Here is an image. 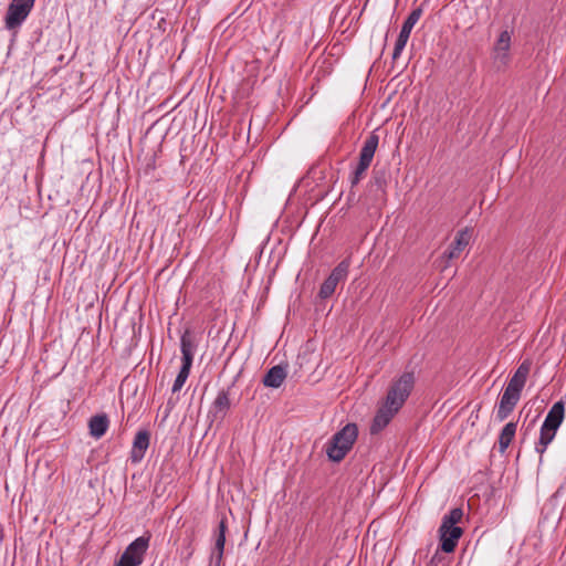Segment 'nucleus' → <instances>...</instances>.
I'll return each instance as SVG.
<instances>
[{
  "mask_svg": "<svg viewBox=\"0 0 566 566\" xmlns=\"http://www.w3.org/2000/svg\"><path fill=\"white\" fill-rule=\"evenodd\" d=\"M521 394L517 391H512L510 388H505L497 407L496 418L500 421L505 420L510 413L514 410L516 403L518 402Z\"/></svg>",
  "mask_w": 566,
  "mask_h": 566,
  "instance_id": "10",
  "label": "nucleus"
},
{
  "mask_svg": "<svg viewBox=\"0 0 566 566\" xmlns=\"http://www.w3.org/2000/svg\"><path fill=\"white\" fill-rule=\"evenodd\" d=\"M358 429L355 423H347L336 432L327 444L328 460H343L357 439Z\"/></svg>",
  "mask_w": 566,
  "mask_h": 566,
  "instance_id": "2",
  "label": "nucleus"
},
{
  "mask_svg": "<svg viewBox=\"0 0 566 566\" xmlns=\"http://www.w3.org/2000/svg\"><path fill=\"white\" fill-rule=\"evenodd\" d=\"M286 369L280 365L273 366L263 377V385L270 388H279L286 378Z\"/></svg>",
  "mask_w": 566,
  "mask_h": 566,
  "instance_id": "18",
  "label": "nucleus"
},
{
  "mask_svg": "<svg viewBox=\"0 0 566 566\" xmlns=\"http://www.w3.org/2000/svg\"><path fill=\"white\" fill-rule=\"evenodd\" d=\"M565 415V405L562 400L555 402L548 411L539 432V441L536 446V451L543 453L554 439L556 431L563 422Z\"/></svg>",
  "mask_w": 566,
  "mask_h": 566,
  "instance_id": "3",
  "label": "nucleus"
},
{
  "mask_svg": "<svg viewBox=\"0 0 566 566\" xmlns=\"http://www.w3.org/2000/svg\"><path fill=\"white\" fill-rule=\"evenodd\" d=\"M397 412L398 410H392L391 406L384 402L373 420L370 432L375 434L381 431Z\"/></svg>",
  "mask_w": 566,
  "mask_h": 566,
  "instance_id": "14",
  "label": "nucleus"
},
{
  "mask_svg": "<svg viewBox=\"0 0 566 566\" xmlns=\"http://www.w3.org/2000/svg\"><path fill=\"white\" fill-rule=\"evenodd\" d=\"M373 184L380 190H384L386 185V172L384 170H374Z\"/></svg>",
  "mask_w": 566,
  "mask_h": 566,
  "instance_id": "23",
  "label": "nucleus"
},
{
  "mask_svg": "<svg viewBox=\"0 0 566 566\" xmlns=\"http://www.w3.org/2000/svg\"><path fill=\"white\" fill-rule=\"evenodd\" d=\"M463 512L455 507L444 515L439 528L441 549L444 553H452L462 535V528L457 524L462 520Z\"/></svg>",
  "mask_w": 566,
  "mask_h": 566,
  "instance_id": "1",
  "label": "nucleus"
},
{
  "mask_svg": "<svg viewBox=\"0 0 566 566\" xmlns=\"http://www.w3.org/2000/svg\"><path fill=\"white\" fill-rule=\"evenodd\" d=\"M471 237L472 232L469 228L460 230L457 233L453 243L443 253V258L448 261L459 258L463 250L469 245Z\"/></svg>",
  "mask_w": 566,
  "mask_h": 566,
  "instance_id": "11",
  "label": "nucleus"
},
{
  "mask_svg": "<svg viewBox=\"0 0 566 566\" xmlns=\"http://www.w3.org/2000/svg\"><path fill=\"white\" fill-rule=\"evenodd\" d=\"M231 402L228 390H220L212 403L211 413L213 416L223 418L227 411L230 409Z\"/></svg>",
  "mask_w": 566,
  "mask_h": 566,
  "instance_id": "19",
  "label": "nucleus"
},
{
  "mask_svg": "<svg viewBox=\"0 0 566 566\" xmlns=\"http://www.w3.org/2000/svg\"><path fill=\"white\" fill-rule=\"evenodd\" d=\"M226 522L221 520L213 536L214 544L211 553V563H214L216 566L221 565L226 543Z\"/></svg>",
  "mask_w": 566,
  "mask_h": 566,
  "instance_id": "12",
  "label": "nucleus"
},
{
  "mask_svg": "<svg viewBox=\"0 0 566 566\" xmlns=\"http://www.w3.org/2000/svg\"><path fill=\"white\" fill-rule=\"evenodd\" d=\"M415 385V376L412 373H403L390 386L385 403L392 407V410H398L403 406L409 397Z\"/></svg>",
  "mask_w": 566,
  "mask_h": 566,
  "instance_id": "4",
  "label": "nucleus"
},
{
  "mask_svg": "<svg viewBox=\"0 0 566 566\" xmlns=\"http://www.w3.org/2000/svg\"><path fill=\"white\" fill-rule=\"evenodd\" d=\"M193 549L190 544L187 545V547L182 551V555L186 559H189L192 556Z\"/></svg>",
  "mask_w": 566,
  "mask_h": 566,
  "instance_id": "24",
  "label": "nucleus"
},
{
  "mask_svg": "<svg viewBox=\"0 0 566 566\" xmlns=\"http://www.w3.org/2000/svg\"><path fill=\"white\" fill-rule=\"evenodd\" d=\"M35 0H12L4 17V27L9 31L19 29L34 7Z\"/></svg>",
  "mask_w": 566,
  "mask_h": 566,
  "instance_id": "8",
  "label": "nucleus"
},
{
  "mask_svg": "<svg viewBox=\"0 0 566 566\" xmlns=\"http://www.w3.org/2000/svg\"><path fill=\"white\" fill-rule=\"evenodd\" d=\"M350 266V258L344 259L337 264L328 275V277L321 285L318 296L323 300L331 297L338 283L344 282L347 279Z\"/></svg>",
  "mask_w": 566,
  "mask_h": 566,
  "instance_id": "9",
  "label": "nucleus"
},
{
  "mask_svg": "<svg viewBox=\"0 0 566 566\" xmlns=\"http://www.w3.org/2000/svg\"><path fill=\"white\" fill-rule=\"evenodd\" d=\"M150 434L146 430H140L136 433L133 448L132 458L133 460H142L145 457L146 450L149 447Z\"/></svg>",
  "mask_w": 566,
  "mask_h": 566,
  "instance_id": "16",
  "label": "nucleus"
},
{
  "mask_svg": "<svg viewBox=\"0 0 566 566\" xmlns=\"http://www.w3.org/2000/svg\"><path fill=\"white\" fill-rule=\"evenodd\" d=\"M421 14L422 10L420 8L412 10L405 20L400 32L410 35L415 24L419 21Z\"/></svg>",
  "mask_w": 566,
  "mask_h": 566,
  "instance_id": "21",
  "label": "nucleus"
},
{
  "mask_svg": "<svg viewBox=\"0 0 566 566\" xmlns=\"http://www.w3.org/2000/svg\"><path fill=\"white\" fill-rule=\"evenodd\" d=\"M195 343L192 340V337L189 332H186L182 334L180 338V350H181V368L174 381L172 385V392H178L184 387L187 378L189 377L190 369L193 361V354H195Z\"/></svg>",
  "mask_w": 566,
  "mask_h": 566,
  "instance_id": "5",
  "label": "nucleus"
},
{
  "mask_svg": "<svg viewBox=\"0 0 566 566\" xmlns=\"http://www.w3.org/2000/svg\"><path fill=\"white\" fill-rule=\"evenodd\" d=\"M108 426L109 420L107 415H95L91 417L88 421L90 434L96 439H99L106 433Z\"/></svg>",
  "mask_w": 566,
  "mask_h": 566,
  "instance_id": "17",
  "label": "nucleus"
},
{
  "mask_svg": "<svg viewBox=\"0 0 566 566\" xmlns=\"http://www.w3.org/2000/svg\"><path fill=\"white\" fill-rule=\"evenodd\" d=\"M531 371V361L524 360L507 384V388L512 391L522 392V389L526 382L527 376Z\"/></svg>",
  "mask_w": 566,
  "mask_h": 566,
  "instance_id": "15",
  "label": "nucleus"
},
{
  "mask_svg": "<svg viewBox=\"0 0 566 566\" xmlns=\"http://www.w3.org/2000/svg\"><path fill=\"white\" fill-rule=\"evenodd\" d=\"M410 35L408 34H405L402 32L399 33L398 35V39L395 43V49H394V52H392V60L396 61L397 59H399V56L401 55L407 42H408V39H409Z\"/></svg>",
  "mask_w": 566,
  "mask_h": 566,
  "instance_id": "22",
  "label": "nucleus"
},
{
  "mask_svg": "<svg viewBox=\"0 0 566 566\" xmlns=\"http://www.w3.org/2000/svg\"><path fill=\"white\" fill-rule=\"evenodd\" d=\"M516 433V423L515 422H507L504 428L502 429L500 437H499V449L501 452V455L504 454L505 450L514 439Z\"/></svg>",
  "mask_w": 566,
  "mask_h": 566,
  "instance_id": "20",
  "label": "nucleus"
},
{
  "mask_svg": "<svg viewBox=\"0 0 566 566\" xmlns=\"http://www.w3.org/2000/svg\"><path fill=\"white\" fill-rule=\"evenodd\" d=\"M379 144V136L375 133H371L364 142V145L359 153V161L356 166L352 177H350V184L352 186L358 185V182L364 177L366 170L370 166L373 158L375 156V153L377 150Z\"/></svg>",
  "mask_w": 566,
  "mask_h": 566,
  "instance_id": "6",
  "label": "nucleus"
},
{
  "mask_svg": "<svg viewBox=\"0 0 566 566\" xmlns=\"http://www.w3.org/2000/svg\"><path fill=\"white\" fill-rule=\"evenodd\" d=\"M149 534L137 537L126 547L115 566H140L149 547Z\"/></svg>",
  "mask_w": 566,
  "mask_h": 566,
  "instance_id": "7",
  "label": "nucleus"
},
{
  "mask_svg": "<svg viewBox=\"0 0 566 566\" xmlns=\"http://www.w3.org/2000/svg\"><path fill=\"white\" fill-rule=\"evenodd\" d=\"M511 48V34L509 31H502L493 48V56L495 61L506 64L509 61V51Z\"/></svg>",
  "mask_w": 566,
  "mask_h": 566,
  "instance_id": "13",
  "label": "nucleus"
}]
</instances>
